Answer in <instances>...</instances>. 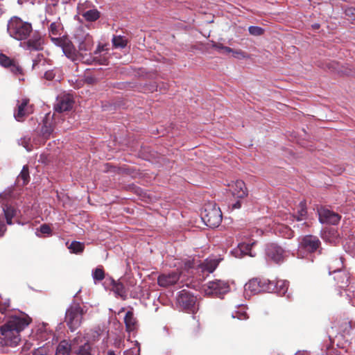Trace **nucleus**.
Here are the masks:
<instances>
[{
    "label": "nucleus",
    "mask_w": 355,
    "mask_h": 355,
    "mask_svg": "<svg viewBox=\"0 0 355 355\" xmlns=\"http://www.w3.org/2000/svg\"><path fill=\"white\" fill-rule=\"evenodd\" d=\"M37 65V60H33V68L35 69Z\"/></svg>",
    "instance_id": "nucleus-54"
},
{
    "label": "nucleus",
    "mask_w": 355,
    "mask_h": 355,
    "mask_svg": "<svg viewBox=\"0 0 355 355\" xmlns=\"http://www.w3.org/2000/svg\"><path fill=\"white\" fill-rule=\"evenodd\" d=\"M254 244V242H249V243H241L238 245V249L241 252V255H249L250 257H254L255 254H254L252 251V247Z\"/></svg>",
    "instance_id": "nucleus-25"
},
{
    "label": "nucleus",
    "mask_w": 355,
    "mask_h": 355,
    "mask_svg": "<svg viewBox=\"0 0 355 355\" xmlns=\"http://www.w3.org/2000/svg\"><path fill=\"white\" fill-rule=\"evenodd\" d=\"M340 278H342L341 281H338V284L340 287L344 288L345 286L347 287V291L349 292L350 293H347V295L349 297H355V282H349V277L348 274L343 273L340 275ZM352 304H355V302L352 301Z\"/></svg>",
    "instance_id": "nucleus-19"
},
{
    "label": "nucleus",
    "mask_w": 355,
    "mask_h": 355,
    "mask_svg": "<svg viewBox=\"0 0 355 355\" xmlns=\"http://www.w3.org/2000/svg\"><path fill=\"white\" fill-rule=\"evenodd\" d=\"M29 143L30 139L24 138L21 140V144L23 145L28 151H30L31 150V148L29 147Z\"/></svg>",
    "instance_id": "nucleus-43"
},
{
    "label": "nucleus",
    "mask_w": 355,
    "mask_h": 355,
    "mask_svg": "<svg viewBox=\"0 0 355 355\" xmlns=\"http://www.w3.org/2000/svg\"><path fill=\"white\" fill-rule=\"evenodd\" d=\"M69 249L73 253H79L83 251L84 244L80 242L73 241L69 246Z\"/></svg>",
    "instance_id": "nucleus-31"
},
{
    "label": "nucleus",
    "mask_w": 355,
    "mask_h": 355,
    "mask_svg": "<svg viewBox=\"0 0 355 355\" xmlns=\"http://www.w3.org/2000/svg\"><path fill=\"white\" fill-rule=\"evenodd\" d=\"M0 303H2V302L0 300Z\"/></svg>",
    "instance_id": "nucleus-60"
},
{
    "label": "nucleus",
    "mask_w": 355,
    "mask_h": 355,
    "mask_svg": "<svg viewBox=\"0 0 355 355\" xmlns=\"http://www.w3.org/2000/svg\"><path fill=\"white\" fill-rule=\"evenodd\" d=\"M33 112L32 105H29L28 100L23 99L17 105V111L14 116L18 121H21L24 118Z\"/></svg>",
    "instance_id": "nucleus-16"
},
{
    "label": "nucleus",
    "mask_w": 355,
    "mask_h": 355,
    "mask_svg": "<svg viewBox=\"0 0 355 355\" xmlns=\"http://www.w3.org/2000/svg\"><path fill=\"white\" fill-rule=\"evenodd\" d=\"M3 193H1V194H0V198H2V197H3Z\"/></svg>",
    "instance_id": "nucleus-58"
},
{
    "label": "nucleus",
    "mask_w": 355,
    "mask_h": 355,
    "mask_svg": "<svg viewBox=\"0 0 355 355\" xmlns=\"http://www.w3.org/2000/svg\"><path fill=\"white\" fill-rule=\"evenodd\" d=\"M313 27L316 29V28H318L320 27V25L318 24H315L313 25Z\"/></svg>",
    "instance_id": "nucleus-55"
},
{
    "label": "nucleus",
    "mask_w": 355,
    "mask_h": 355,
    "mask_svg": "<svg viewBox=\"0 0 355 355\" xmlns=\"http://www.w3.org/2000/svg\"><path fill=\"white\" fill-rule=\"evenodd\" d=\"M76 38L78 46V54L80 61L83 62V55L87 53L94 45L93 38L89 33L85 32H80L76 36Z\"/></svg>",
    "instance_id": "nucleus-9"
},
{
    "label": "nucleus",
    "mask_w": 355,
    "mask_h": 355,
    "mask_svg": "<svg viewBox=\"0 0 355 355\" xmlns=\"http://www.w3.org/2000/svg\"><path fill=\"white\" fill-rule=\"evenodd\" d=\"M40 232L42 234H49L51 232V229L49 225H42L40 227Z\"/></svg>",
    "instance_id": "nucleus-45"
},
{
    "label": "nucleus",
    "mask_w": 355,
    "mask_h": 355,
    "mask_svg": "<svg viewBox=\"0 0 355 355\" xmlns=\"http://www.w3.org/2000/svg\"><path fill=\"white\" fill-rule=\"evenodd\" d=\"M112 43L115 47L123 48L126 45V40L122 36H114Z\"/></svg>",
    "instance_id": "nucleus-34"
},
{
    "label": "nucleus",
    "mask_w": 355,
    "mask_h": 355,
    "mask_svg": "<svg viewBox=\"0 0 355 355\" xmlns=\"http://www.w3.org/2000/svg\"><path fill=\"white\" fill-rule=\"evenodd\" d=\"M44 44V37L35 31L31 33V35L24 42H21L20 46L24 49L29 51L42 50Z\"/></svg>",
    "instance_id": "nucleus-7"
},
{
    "label": "nucleus",
    "mask_w": 355,
    "mask_h": 355,
    "mask_svg": "<svg viewBox=\"0 0 355 355\" xmlns=\"http://www.w3.org/2000/svg\"><path fill=\"white\" fill-rule=\"evenodd\" d=\"M83 314V309L78 304L72 305L67 310L65 321L71 331L80 325Z\"/></svg>",
    "instance_id": "nucleus-4"
},
{
    "label": "nucleus",
    "mask_w": 355,
    "mask_h": 355,
    "mask_svg": "<svg viewBox=\"0 0 355 355\" xmlns=\"http://www.w3.org/2000/svg\"><path fill=\"white\" fill-rule=\"evenodd\" d=\"M107 51L105 45L99 44L93 53H85L83 55V62L92 64H107L108 55L107 52L103 53Z\"/></svg>",
    "instance_id": "nucleus-5"
},
{
    "label": "nucleus",
    "mask_w": 355,
    "mask_h": 355,
    "mask_svg": "<svg viewBox=\"0 0 355 355\" xmlns=\"http://www.w3.org/2000/svg\"><path fill=\"white\" fill-rule=\"evenodd\" d=\"M218 264V261L216 259H206L204 262L199 266L202 271H207L209 273L214 272Z\"/></svg>",
    "instance_id": "nucleus-23"
},
{
    "label": "nucleus",
    "mask_w": 355,
    "mask_h": 355,
    "mask_svg": "<svg viewBox=\"0 0 355 355\" xmlns=\"http://www.w3.org/2000/svg\"><path fill=\"white\" fill-rule=\"evenodd\" d=\"M214 46L216 49H218V50H219V51H220V50H221V51H223V49L225 48V46H223V44H214Z\"/></svg>",
    "instance_id": "nucleus-50"
},
{
    "label": "nucleus",
    "mask_w": 355,
    "mask_h": 355,
    "mask_svg": "<svg viewBox=\"0 0 355 355\" xmlns=\"http://www.w3.org/2000/svg\"><path fill=\"white\" fill-rule=\"evenodd\" d=\"M70 351H72L71 343L62 340L57 347L55 355H69Z\"/></svg>",
    "instance_id": "nucleus-24"
},
{
    "label": "nucleus",
    "mask_w": 355,
    "mask_h": 355,
    "mask_svg": "<svg viewBox=\"0 0 355 355\" xmlns=\"http://www.w3.org/2000/svg\"><path fill=\"white\" fill-rule=\"evenodd\" d=\"M196 300V297L185 291H182L178 297L179 304L184 309L192 307L195 304Z\"/></svg>",
    "instance_id": "nucleus-18"
},
{
    "label": "nucleus",
    "mask_w": 355,
    "mask_h": 355,
    "mask_svg": "<svg viewBox=\"0 0 355 355\" xmlns=\"http://www.w3.org/2000/svg\"><path fill=\"white\" fill-rule=\"evenodd\" d=\"M107 355H115L114 353L112 351L109 352Z\"/></svg>",
    "instance_id": "nucleus-56"
},
{
    "label": "nucleus",
    "mask_w": 355,
    "mask_h": 355,
    "mask_svg": "<svg viewBox=\"0 0 355 355\" xmlns=\"http://www.w3.org/2000/svg\"><path fill=\"white\" fill-rule=\"evenodd\" d=\"M124 322L125 324L126 329L129 331H133L136 325V319L134 318L132 311H128L125 314Z\"/></svg>",
    "instance_id": "nucleus-26"
},
{
    "label": "nucleus",
    "mask_w": 355,
    "mask_h": 355,
    "mask_svg": "<svg viewBox=\"0 0 355 355\" xmlns=\"http://www.w3.org/2000/svg\"><path fill=\"white\" fill-rule=\"evenodd\" d=\"M73 101L69 94L60 96L57 99V103L55 105V110L58 112H62L69 110L72 108Z\"/></svg>",
    "instance_id": "nucleus-17"
},
{
    "label": "nucleus",
    "mask_w": 355,
    "mask_h": 355,
    "mask_svg": "<svg viewBox=\"0 0 355 355\" xmlns=\"http://www.w3.org/2000/svg\"><path fill=\"white\" fill-rule=\"evenodd\" d=\"M112 290L116 295L121 297L122 299H125L126 291L121 283L114 282Z\"/></svg>",
    "instance_id": "nucleus-28"
},
{
    "label": "nucleus",
    "mask_w": 355,
    "mask_h": 355,
    "mask_svg": "<svg viewBox=\"0 0 355 355\" xmlns=\"http://www.w3.org/2000/svg\"><path fill=\"white\" fill-rule=\"evenodd\" d=\"M267 257L276 263L282 261L285 257L284 250L275 243H270L266 248Z\"/></svg>",
    "instance_id": "nucleus-12"
},
{
    "label": "nucleus",
    "mask_w": 355,
    "mask_h": 355,
    "mask_svg": "<svg viewBox=\"0 0 355 355\" xmlns=\"http://www.w3.org/2000/svg\"><path fill=\"white\" fill-rule=\"evenodd\" d=\"M318 213L321 223L336 225L340 220L338 214L327 209L321 208L318 210Z\"/></svg>",
    "instance_id": "nucleus-11"
},
{
    "label": "nucleus",
    "mask_w": 355,
    "mask_h": 355,
    "mask_svg": "<svg viewBox=\"0 0 355 355\" xmlns=\"http://www.w3.org/2000/svg\"><path fill=\"white\" fill-rule=\"evenodd\" d=\"M9 306H10V300H6L5 302H3V306H1L0 311L3 312L4 311H6V308L9 307Z\"/></svg>",
    "instance_id": "nucleus-48"
},
{
    "label": "nucleus",
    "mask_w": 355,
    "mask_h": 355,
    "mask_svg": "<svg viewBox=\"0 0 355 355\" xmlns=\"http://www.w3.org/2000/svg\"><path fill=\"white\" fill-rule=\"evenodd\" d=\"M248 31L252 35L254 36H259L263 33V29L259 26H250Z\"/></svg>",
    "instance_id": "nucleus-38"
},
{
    "label": "nucleus",
    "mask_w": 355,
    "mask_h": 355,
    "mask_svg": "<svg viewBox=\"0 0 355 355\" xmlns=\"http://www.w3.org/2000/svg\"><path fill=\"white\" fill-rule=\"evenodd\" d=\"M345 14L348 20H349V21L355 20V8H353V7L347 8L345 10Z\"/></svg>",
    "instance_id": "nucleus-39"
},
{
    "label": "nucleus",
    "mask_w": 355,
    "mask_h": 355,
    "mask_svg": "<svg viewBox=\"0 0 355 355\" xmlns=\"http://www.w3.org/2000/svg\"><path fill=\"white\" fill-rule=\"evenodd\" d=\"M345 73L347 74V75H350L351 74V73L348 72V71H345Z\"/></svg>",
    "instance_id": "nucleus-57"
},
{
    "label": "nucleus",
    "mask_w": 355,
    "mask_h": 355,
    "mask_svg": "<svg viewBox=\"0 0 355 355\" xmlns=\"http://www.w3.org/2000/svg\"><path fill=\"white\" fill-rule=\"evenodd\" d=\"M277 286L279 288V292L285 294L288 287V282L284 280H279L277 282Z\"/></svg>",
    "instance_id": "nucleus-37"
},
{
    "label": "nucleus",
    "mask_w": 355,
    "mask_h": 355,
    "mask_svg": "<svg viewBox=\"0 0 355 355\" xmlns=\"http://www.w3.org/2000/svg\"><path fill=\"white\" fill-rule=\"evenodd\" d=\"M229 290V286L225 282L216 279L203 286V291L207 295H219L225 293Z\"/></svg>",
    "instance_id": "nucleus-8"
},
{
    "label": "nucleus",
    "mask_w": 355,
    "mask_h": 355,
    "mask_svg": "<svg viewBox=\"0 0 355 355\" xmlns=\"http://www.w3.org/2000/svg\"><path fill=\"white\" fill-rule=\"evenodd\" d=\"M320 244L316 236L311 235L305 236L300 243V248L312 252L317 250Z\"/></svg>",
    "instance_id": "nucleus-14"
},
{
    "label": "nucleus",
    "mask_w": 355,
    "mask_h": 355,
    "mask_svg": "<svg viewBox=\"0 0 355 355\" xmlns=\"http://www.w3.org/2000/svg\"><path fill=\"white\" fill-rule=\"evenodd\" d=\"M232 54L234 58L238 59H244L248 58L247 53L241 50H233Z\"/></svg>",
    "instance_id": "nucleus-41"
},
{
    "label": "nucleus",
    "mask_w": 355,
    "mask_h": 355,
    "mask_svg": "<svg viewBox=\"0 0 355 355\" xmlns=\"http://www.w3.org/2000/svg\"><path fill=\"white\" fill-rule=\"evenodd\" d=\"M92 277L94 281H101L105 277V274L103 268H96L93 273Z\"/></svg>",
    "instance_id": "nucleus-35"
},
{
    "label": "nucleus",
    "mask_w": 355,
    "mask_h": 355,
    "mask_svg": "<svg viewBox=\"0 0 355 355\" xmlns=\"http://www.w3.org/2000/svg\"><path fill=\"white\" fill-rule=\"evenodd\" d=\"M60 28V24L57 22H53L49 27L50 33L53 35H57Z\"/></svg>",
    "instance_id": "nucleus-40"
},
{
    "label": "nucleus",
    "mask_w": 355,
    "mask_h": 355,
    "mask_svg": "<svg viewBox=\"0 0 355 355\" xmlns=\"http://www.w3.org/2000/svg\"><path fill=\"white\" fill-rule=\"evenodd\" d=\"M338 264H339L340 267H339L338 269H335V270H334V271H333L334 272H335L336 270H338L340 269V268H341V267H342V266H343V263H342V261H341L340 260V261H338Z\"/></svg>",
    "instance_id": "nucleus-53"
},
{
    "label": "nucleus",
    "mask_w": 355,
    "mask_h": 355,
    "mask_svg": "<svg viewBox=\"0 0 355 355\" xmlns=\"http://www.w3.org/2000/svg\"><path fill=\"white\" fill-rule=\"evenodd\" d=\"M257 232H260V234H261V231L257 230Z\"/></svg>",
    "instance_id": "nucleus-59"
},
{
    "label": "nucleus",
    "mask_w": 355,
    "mask_h": 355,
    "mask_svg": "<svg viewBox=\"0 0 355 355\" xmlns=\"http://www.w3.org/2000/svg\"><path fill=\"white\" fill-rule=\"evenodd\" d=\"M10 36L17 40H25L33 33L31 24L24 21L17 17H14L8 21L7 27Z\"/></svg>",
    "instance_id": "nucleus-2"
},
{
    "label": "nucleus",
    "mask_w": 355,
    "mask_h": 355,
    "mask_svg": "<svg viewBox=\"0 0 355 355\" xmlns=\"http://www.w3.org/2000/svg\"><path fill=\"white\" fill-rule=\"evenodd\" d=\"M28 168L26 166H24L20 174L18 176V182L21 180L23 181V184H26L28 182Z\"/></svg>",
    "instance_id": "nucleus-33"
},
{
    "label": "nucleus",
    "mask_w": 355,
    "mask_h": 355,
    "mask_svg": "<svg viewBox=\"0 0 355 355\" xmlns=\"http://www.w3.org/2000/svg\"><path fill=\"white\" fill-rule=\"evenodd\" d=\"M62 51L67 57L70 58L71 60H80V55L78 54V51L70 44H66L63 46Z\"/></svg>",
    "instance_id": "nucleus-22"
},
{
    "label": "nucleus",
    "mask_w": 355,
    "mask_h": 355,
    "mask_svg": "<svg viewBox=\"0 0 355 355\" xmlns=\"http://www.w3.org/2000/svg\"><path fill=\"white\" fill-rule=\"evenodd\" d=\"M54 77H55V73L53 71H47L44 73V78L46 80H51L54 78Z\"/></svg>",
    "instance_id": "nucleus-44"
},
{
    "label": "nucleus",
    "mask_w": 355,
    "mask_h": 355,
    "mask_svg": "<svg viewBox=\"0 0 355 355\" xmlns=\"http://www.w3.org/2000/svg\"><path fill=\"white\" fill-rule=\"evenodd\" d=\"M204 223L211 228L218 227L222 221V213L219 207L213 204L205 206L201 213Z\"/></svg>",
    "instance_id": "nucleus-3"
},
{
    "label": "nucleus",
    "mask_w": 355,
    "mask_h": 355,
    "mask_svg": "<svg viewBox=\"0 0 355 355\" xmlns=\"http://www.w3.org/2000/svg\"><path fill=\"white\" fill-rule=\"evenodd\" d=\"M180 272H172L170 273H164L159 275L157 284L162 287H168L175 284L180 279Z\"/></svg>",
    "instance_id": "nucleus-13"
},
{
    "label": "nucleus",
    "mask_w": 355,
    "mask_h": 355,
    "mask_svg": "<svg viewBox=\"0 0 355 355\" xmlns=\"http://www.w3.org/2000/svg\"><path fill=\"white\" fill-rule=\"evenodd\" d=\"M233 50L232 49L230 48V47H227V46H225V48L223 49V52L224 53H232L233 52Z\"/></svg>",
    "instance_id": "nucleus-51"
},
{
    "label": "nucleus",
    "mask_w": 355,
    "mask_h": 355,
    "mask_svg": "<svg viewBox=\"0 0 355 355\" xmlns=\"http://www.w3.org/2000/svg\"><path fill=\"white\" fill-rule=\"evenodd\" d=\"M6 231V227L4 224L0 221V236H2Z\"/></svg>",
    "instance_id": "nucleus-49"
},
{
    "label": "nucleus",
    "mask_w": 355,
    "mask_h": 355,
    "mask_svg": "<svg viewBox=\"0 0 355 355\" xmlns=\"http://www.w3.org/2000/svg\"><path fill=\"white\" fill-rule=\"evenodd\" d=\"M270 284L266 280H261L257 278L250 279L244 286V294L246 297L256 295L261 292L269 291Z\"/></svg>",
    "instance_id": "nucleus-6"
},
{
    "label": "nucleus",
    "mask_w": 355,
    "mask_h": 355,
    "mask_svg": "<svg viewBox=\"0 0 355 355\" xmlns=\"http://www.w3.org/2000/svg\"><path fill=\"white\" fill-rule=\"evenodd\" d=\"M9 68L10 69V71L14 73H21V69L20 68V67L18 64H17L14 61L12 62V65H10Z\"/></svg>",
    "instance_id": "nucleus-42"
},
{
    "label": "nucleus",
    "mask_w": 355,
    "mask_h": 355,
    "mask_svg": "<svg viewBox=\"0 0 355 355\" xmlns=\"http://www.w3.org/2000/svg\"><path fill=\"white\" fill-rule=\"evenodd\" d=\"M53 116H51L50 114H47L43 121V125L41 129L42 137L45 139L49 138L51 135L54 128Z\"/></svg>",
    "instance_id": "nucleus-20"
},
{
    "label": "nucleus",
    "mask_w": 355,
    "mask_h": 355,
    "mask_svg": "<svg viewBox=\"0 0 355 355\" xmlns=\"http://www.w3.org/2000/svg\"><path fill=\"white\" fill-rule=\"evenodd\" d=\"M228 186L232 196L235 198H243L247 196L248 190L243 181L236 180L232 182Z\"/></svg>",
    "instance_id": "nucleus-15"
},
{
    "label": "nucleus",
    "mask_w": 355,
    "mask_h": 355,
    "mask_svg": "<svg viewBox=\"0 0 355 355\" xmlns=\"http://www.w3.org/2000/svg\"><path fill=\"white\" fill-rule=\"evenodd\" d=\"M306 205L304 202H301L299 205V209L297 211V216H293V218H296L297 220H303L306 218Z\"/></svg>",
    "instance_id": "nucleus-29"
},
{
    "label": "nucleus",
    "mask_w": 355,
    "mask_h": 355,
    "mask_svg": "<svg viewBox=\"0 0 355 355\" xmlns=\"http://www.w3.org/2000/svg\"><path fill=\"white\" fill-rule=\"evenodd\" d=\"M72 352L78 355H92L89 340L81 335L77 336L71 341Z\"/></svg>",
    "instance_id": "nucleus-10"
},
{
    "label": "nucleus",
    "mask_w": 355,
    "mask_h": 355,
    "mask_svg": "<svg viewBox=\"0 0 355 355\" xmlns=\"http://www.w3.org/2000/svg\"><path fill=\"white\" fill-rule=\"evenodd\" d=\"M196 263L193 260H188L184 263V268L186 269L192 268L195 266Z\"/></svg>",
    "instance_id": "nucleus-46"
},
{
    "label": "nucleus",
    "mask_w": 355,
    "mask_h": 355,
    "mask_svg": "<svg viewBox=\"0 0 355 355\" xmlns=\"http://www.w3.org/2000/svg\"><path fill=\"white\" fill-rule=\"evenodd\" d=\"M31 318L26 315H12L0 327V345L15 347L21 341L20 333L31 323Z\"/></svg>",
    "instance_id": "nucleus-1"
},
{
    "label": "nucleus",
    "mask_w": 355,
    "mask_h": 355,
    "mask_svg": "<svg viewBox=\"0 0 355 355\" xmlns=\"http://www.w3.org/2000/svg\"><path fill=\"white\" fill-rule=\"evenodd\" d=\"M13 60L4 54H0V64L4 67H10Z\"/></svg>",
    "instance_id": "nucleus-36"
},
{
    "label": "nucleus",
    "mask_w": 355,
    "mask_h": 355,
    "mask_svg": "<svg viewBox=\"0 0 355 355\" xmlns=\"http://www.w3.org/2000/svg\"><path fill=\"white\" fill-rule=\"evenodd\" d=\"M6 222L8 225L12 224V218L15 214V211L10 207H6L3 208Z\"/></svg>",
    "instance_id": "nucleus-30"
},
{
    "label": "nucleus",
    "mask_w": 355,
    "mask_h": 355,
    "mask_svg": "<svg viewBox=\"0 0 355 355\" xmlns=\"http://www.w3.org/2000/svg\"><path fill=\"white\" fill-rule=\"evenodd\" d=\"M78 14L81 15L85 20L88 21H93L98 19L100 14L99 12L96 9H92L85 11L83 6H78Z\"/></svg>",
    "instance_id": "nucleus-21"
},
{
    "label": "nucleus",
    "mask_w": 355,
    "mask_h": 355,
    "mask_svg": "<svg viewBox=\"0 0 355 355\" xmlns=\"http://www.w3.org/2000/svg\"><path fill=\"white\" fill-rule=\"evenodd\" d=\"M275 231L285 238L289 239L293 236V232L287 225H278L275 228Z\"/></svg>",
    "instance_id": "nucleus-27"
},
{
    "label": "nucleus",
    "mask_w": 355,
    "mask_h": 355,
    "mask_svg": "<svg viewBox=\"0 0 355 355\" xmlns=\"http://www.w3.org/2000/svg\"><path fill=\"white\" fill-rule=\"evenodd\" d=\"M32 355H53V350L50 349L49 347L43 346L35 349Z\"/></svg>",
    "instance_id": "nucleus-32"
},
{
    "label": "nucleus",
    "mask_w": 355,
    "mask_h": 355,
    "mask_svg": "<svg viewBox=\"0 0 355 355\" xmlns=\"http://www.w3.org/2000/svg\"><path fill=\"white\" fill-rule=\"evenodd\" d=\"M241 207V203L239 201L236 202L235 204L233 205V208L234 209H239Z\"/></svg>",
    "instance_id": "nucleus-52"
},
{
    "label": "nucleus",
    "mask_w": 355,
    "mask_h": 355,
    "mask_svg": "<svg viewBox=\"0 0 355 355\" xmlns=\"http://www.w3.org/2000/svg\"><path fill=\"white\" fill-rule=\"evenodd\" d=\"M232 317L233 318L236 317L240 320H244V319L248 318V317L245 313H240V312L236 313V315H233Z\"/></svg>",
    "instance_id": "nucleus-47"
}]
</instances>
